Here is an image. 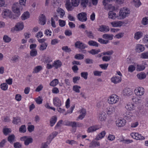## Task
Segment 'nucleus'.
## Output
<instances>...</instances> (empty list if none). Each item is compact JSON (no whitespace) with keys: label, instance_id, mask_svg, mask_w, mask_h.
<instances>
[{"label":"nucleus","instance_id":"nucleus-1","mask_svg":"<svg viewBox=\"0 0 148 148\" xmlns=\"http://www.w3.org/2000/svg\"><path fill=\"white\" fill-rule=\"evenodd\" d=\"M130 13V10L126 7L121 9L119 12V16L117 17L119 19H124L128 16Z\"/></svg>","mask_w":148,"mask_h":148},{"label":"nucleus","instance_id":"nucleus-2","mask_svg":"<svg viewBox=\"0 0 148 148\" xmlns=\"http://www.w3.org/2000/svg\"><path fill=\"white\" fill-rule=\"evenodd\" d=\"M12 11L16 14L17 16L20 14V11L22 9V6L18 3H14L12 6Z\"/></svg>","mask_w":148,"mask_h":148},{"label":"nucleus","instance_id":"nucleus-3","mask_svg":"<svg viewBox=\"0 0 148 148\" xmlns=\"http://www.w3.org/2000/svg\"><path fill=\"white\" fill-rule=\"evenodd\" d=\"M111 0H103V5L104 6V9L107 11H109L108 14V18H111V4L110 3Z\"/></svg>","mask_w":148,"mask_h":148},{"label":"nucleus","instance_id":"nucleus-4","mask_svg":"<svg viewBox=\"0 0 148 148\" xmlns=\"http://www.w3.org/2000/svg\"><path fill=\"white\" fill-rule=\"evenodd\" d=\"M134 93L138 96H141L145 93V89L141 87H137L134 89Z\"/></svg>","mask_w":148,"mask_h":148},{"label":"nucleus","instance_id":"nucleus-5","mask_svg":"<svg viewBox=\"0 0 148 148\" xmlns=\"http://www.w3.org/2000/svg\"><path fill=\"white\" fill-rule=\"evenodd\" d=\"M86 16V13L82 12L78 14L77 17L79 21L82 22H85L87 20Z\"/></svg>","mask_w":148,"mask_h":148},{"label":"nucleus","instance_id":"nucleus-6","mask_svg":"<svg viewBox=\"0 0 148 148\" xmlns=\"http://www.w3.org/2000/svg\"><path fill=\"white\" fill-rule=\"evenodd\" d=\"M75 47L81 49H84L87 47V46L83 43L80 41H77L75 43Z\"/></svg>","mask_w":148,"mask_h":148},{"label":"nucleus","instance_id":"nucleus-7","mask_svg":"<svg viewBox=\"0 0 148 148\" xmlns=\"http://www.w3.org/2000/svg\"><path fill=\"white\" fill-rule=\"evenodd\" d=\"M131 136L134 138L138 140H143L145 139L144 136L138 133H132L131 134Z\"/></svg>","mask_w":148,"mask_h":148},{"label":"nucleus","instance_id":"nucleus-8","mask_svg":"<svg viewBox=\"0 0 148 148\" xmlns=\"http://www.w3.org/2000/svg\"><path fill=\"white\" fill-rule=\"evenodd\" d=\"M24 27L23 23V22L18 23L16 25H15V27L14 29H12L11 31H14L16 30L19 31L22 30Z\"/></svg>","mask_w":148,"mask_h":148},{"label":"nucleus","instance_id":"nucleus-9","mask_svg":"<svg viewBox=\"0 0 148 148\" xmlns=\"http://www.w3.org/2000/svg\"><path fill=\"white\" fill-rule=\"evenodd\" d=\"M125 108L127 110L132 111L135 110L136 106L133 103H129L127 104Z\"/></svg>","mask_w":148,"mask_h":148},{"label":"nucleus","instance_id":"nucleus-10","mask_svg":"<svg viewBox=\"0 0 148 148\" xmlns=\"http://www.w3.org/2000/svg\"><path fill=\"white\" fill-rule=\"evenodd\" d=\"M108 102L109 103L108 105H107L106 110V112L108 115H110L111 114V110H110V104L111 103V96H110L109 97V99H108Z\"/></svg>","mask_w":148,"mask_h":148},{"label":"nucleus","instance_id":"nucleus-11","mask_svg":"<svg viewBox=\"0 0 148 148\" xmlns=\"http://www.w3.org/2000/svg\"><path fill=\"white\" fill-rule=\"evenodd\" d=\"M53 103L55 106L60 107L62 105L61 101L58 97H55L53 99Z\"/></svg>","mask_w":148,"mask_h":148},{"label":"nucleus","instance_id":"nucleus-12","mask_svg":"<svg viewBox=\"0 0 148 148\" xmlns=\"http://www.w3.org/2000/svg\"><path fill=\"white\" fill-rule=\"evenodd\" d=\"M126 123L125 120L123 119H119L116 121V125L119 127L123 126Z\"/></svg>","mask_w":148,"mask_h":148},{"label":"nucleus","instance_id":"nucleus-13","mask_svg":"<svg viewBox=\"0 0 148 148\" xmlns=\"http://www.w3.org/2000/svg\"><path fill=\"white\" fill-rule=\"evenodd\" d=\"M132 94L130 88H125L123 91V94L124 96H129Z\"/></svg>","mask_w":148,"mask_h":148},{"label":"nucleus","instance_id":"nucleus-14","mask_svg":"<svg viewBox=\"0 0 148 148\" xmlns=\"http://www.w3.org/2000/svg\"><path fill=\"white\" fill-rule=\"evenodd\" d=\"M99 30L101 32H106L109 31L110 28L108 26L103 25L100 26Z\"/></svg>","mask_w":148,"mask_h":148},{"label":"nucleus","instance_id":"nucleus-15","mask_svg":"<svg viewBox=\"0 0 148 148\" xmlns=\"http://www.w3.org/2000/svg\"><path fill=\"white\" fill-rule=\"evenodd\" d=\"M124 23L121 21H114L112 22V25L114 27H119L121 26Z\"/></svg>","mask_w":148,"mask_h":148},{"label":"nucleus","instance_id":"nucleus-16","mask_svg":"<svg viewBox=\"0 0 148 148\" xmlns=\"http://www.w3.org/2000/svg\"><path fill=\"white\" fill-rule=\"evenodd\" d=\"M11 11L9 10L5 9L3 10L2 14L3 17L4 18H5L7 16H10L11 14Z\"/></svg>","mask_w":148,"mask_h":148},{"label":"nucleus","instance_id":"nucleus-17","mask_svg":"<svg viewBox=\"0 0 148 148\" xmlns=\"http://www.w3.org/2000/svg\"><path fill=\"white\" fill-rule=\"evenodd\" d=\"M46 21L45 16L43 14H41L39 18V23L41 25H44L46 23Z\"/></svg>","mask_w":148,"mask_h":148},{"label":"nucleus","instance_id":"nucleus-18","mask_svg":"<svg viewBox=\"0 0 148 148\" xmlns=\"http://www.w3.org/2000/svg\"><path fill=\"white\" fill-rule=\"evenodd\" d=\"M80 115L78 117V119L82 120L83 119L86 114V109L84 108L82 109L81 110Z\"/></svg>","mask_w":148,"mask_h":148},{"label":"nucleus","instance_id":"nucleus-19","mask_svg":"<svg viewBox=\"0 0 148 148\" xmlns=\"http://www.w3.org/2000/svg\"><path fill=\"white\" fill-rule=\"evenodd\" d=\"M84 33L89 38L92 39L94 38V34L91 31H88L86 30L85 31Z\"/></svg>","mask_w":148,"mask_h":148},{"label":"nucleus","instance_id":"nucleus-20","mask_svg":"<svg viewBox=\"0 0 148 148\" xmlns=\"http://www.w3.org/2000/svg\"><path fill=\"white\" fill-rule=\"evenodd\" d=\"M99 128L97 126H93L89 127L87 130L88 133L93 132L99 129Z\"/></svg>","mask_w":148,"mask_h":148},{"label":"nucleus","instance_id":"nucleus-21","mask_svg":"<svg viewBox=\"0 0 148 148\" xmlns=\"http://www.w3.org/2000/svg\"><path fill=\"white\" fill-rule=\"evenodd\" d=\"M121 78L120 77H115L112 78V82L115 84L119 83L121 82Z\"/></svg>","mask_w":148,"mask_h":148},{"label":"nucleus","instance_id":"nucleus-22","mask_svg":"<svg viewBox=\"0 0 148 148\" xmlns=\"http://www.w3.org/2000/svg\"><path fill=\"white\" fill-rule=\"evenodd\" d=\"M106 114L103 112H100L98 116V119L101 121H103L105 120L106 119Z\"/></svg>","mask_w":148,"mask_h":148},{"label":"nucleus","instance_id":"nucleus-23","mask_svg":"<svg viewBox=\"0 0 148 148\" xmlns=\"http://www.w3.org/2000/svg\"><path fill=\"white\" fill-rule=\"evenodd\" d=\"M145 49V47L143 45L138 44L136 45V50L138 52H140L143 51Z\"/></svg>","mask_w":148,"mask_h":148},{"label":"nucleus","instance_id":"nucleus-24","mask_svg":"<svg viewBox=\"0 0 148 148\" xmlns=\"http://www.w3.org/2000/svg\"><path fill=\"white\" fill-rule=\"evenodd\" d=\"M106 132L105 131H103L100 133L96 137L95 139L96 140H99L104 137L105 136Z\"/></svg>","mask_w":148,"mask_h":148},{"label":"nucleus","instance_id":"nucleus-25","mask_svg":"<svg viewBox=\"0 0 148 148\" xmlns=\"http://www.w3.org/2000/svg\"><path fill=\"white\" fill-rule=\"evenodd\" d=\"M53 64V66L55 67L56 69L60 67L62 65L61 62L59 60L54 61Z\"/></svg>","mask_w":148,"mask_h":148},{"label":"nucleus","instance_id":"nucleus-26","mask_svg":"<svg viewBox=\"0 0 148 148\" xmlns=\"http://www.w3.org/2000/svg\"><path fill=\"white\" fill-rule=\"evenodd\" d=\"M119 100L118 96L115 94L112 95V104L116 103Z\"/></svg>","mask_w":148,"mask_h":148},{"label":"nucleus","instance_id":"nucleus-27","mask_svg":"<svg viewBox=\"0 0 148 148\" xmlns=\"http://www.w3.org/2000/svg\"><path fill=\"white\" fill-rule=\"evenodd\" d=\"M57 120V117L56 116H52L50 119V126H53L56 122Z\"/></svg>","mask_w":148,"mask_h":148},{"label":"nucleus","instance_id":"nucleus-28","mask_svg":"<svg viewBox=\"0 0 148 148\" xmlns=\"http://www.w3.org/2000/svg\"><path fill=\"white\" fill-rule=\"evenodd\" d=\"M13 119L12 122L14 124H17L21 122V119L19 117H14Z\"/></svg>","mask_w":148,"mask_h":148},{"label":"nucleus","instance_id":"nucleus-29","mask_svg":"<svg viewBox=\"0 0 148 148\" xmlns=\"http://www.w3.org/2000/svg\"><path fill=\"white\" fill-rule=\"evenodd\" d=\"M29 13L28 12H26L24 13L21 16V18L22 20H24L27 19L29 17Z\"/></svg>","mask_w":148,"mask_h":148},{"label":"nucleus","instance_id":"nucleus-30","mask_svg":"<svg viewBox=\"0 0 148 148\" xmlns=\"http://www.w3.org/2000/svg\"><path fill=\"white\" fill-rule=\"evenodd\" d=\"M143 36V33L140 32H137L135 34L134 38L136 40H138Z\"/></svg>","mask_w":148,"mask_h":148},{"label":"nucleus","instance_id":"nucleus-31","mask_svg":"<svg viewBox=\"0 0 148 148\" xmlns=\"http://www.w3.org/2000/svg\"><path fill=\"white\" fill-rule=\"evenodd\" d=\"M137 77L140 79H143L146 77V74L143 72H141L137 75Z\"/></svg>","mask_w":148,"mask_h":148},{"label":"nucleus","instance_id":"nucleus-32","mask_svg":"<svg viewBox=\"0 0 148 148\" xmlns=\"http://www.w3.org/2000/svg\"><path fill=\"white\" fill-rule=\"evenodd\" d=\"M100 145V143L98 142L93 141L89 145V147H95L96 146H99Z\"/></svg>","mask_w":148,"mask_h":148},{"label":"nucleus","instance_id":"nucleus-33","mask_svg":"<svg viewBox=\"0 0 148 148\" xmlns=\"http://www.w3.org/2000/svg\"><path fill=\"white\" fill-rule=\"evenodd\" d=\"M88 44L90 46H95L97 47H98V44L95 41L93 40H89L88 43Z\"/></svg>","mask_w":148,"mask_h":148},{"label":"nucleus","instance_id":"nucleus-34","mask_svg":"<svg viewBox=\"0 0 148 148\" xmlns=\"http://www.w3.org/2000/svg\"><path fill=\"white\" fill-rule=\"evenodd\" d=\"M42 67L41 66H37L34 68L33 73H37L42 70Z\"/></svg>","mask_w":148,"mask_h":148},{"label":"nucleus","instance_id":"nucleus-35","mask_svg":"<svg viewBox=\"0 0 148 148\" xmlns=\"http://www.w3.org/2000/svg\"><path fill=\"white\" fill-rule=\"evenodd\" d=\"M19 132L20 133H24L26 131V128L25 125H22L19 128Z\"/></svg>","mask_w":148,"mask_h":148},{"label":"nucleus","instance_id":"nucleus-36","mask_svg":"<svg viewBox=\"0 0 148 148\" xmlns=\"http://www.w3.org/2000/svg\"><path fill=\"white\" fill-rule=\"evenodd\" d=\"M57 12L60 14L61 17H62L64 15L65 12L64 10L61 8H58L57 10Z\"/></svg>","mask_w":148,"mask_h":148},{"label":"nucleus","instance_id":"nucleus-37","mask_svg":"<svg viewBox=\"0 0 148 148\" xmlns=\"http://www.w3.org/2000/svg\"><path fill=\"white\" fill-rule=\"evenodd\" d=\"M88 0H81V5L84 8H85L88 5Z\"/></svg>","mask_w":148,"mask_h":148},{"label":"nucleus","instance_id":"nucleus-38","mask_svg":"<svg viewBox=\"0 0 148 148\" xmlns=\"http://www.w3.org/2000/svg\"><path fill=\"white\" fill-rule=\"evenodd\" d=\"M37 54V51L35 49H33L30 51V55L32 57L35 56Z\"/></svg>","mask_w":148,"mask_h":148},{"label":"nucleus","instance_id":"nucleus-39","mask_svg":"<svg viewBox=\"0 0 148 148\" xmlns=\"http://www.w3.org/2000/svg\"><path fill=\"white\" fill-rule=\"evenodd\" d=\"M33 140V139L32 138H28L27 137L25 142H24V144L25 145H28L29 143L32 142Z\"/></svg>","mask_w":148,"mask_h":148},{"label":"nucleus","instance_id":"nucleus-40","mask_svg":"<svg viewBox=\"0 0 148 148\" xmlns=\"http://www.w3.org/2000/svg\"><path fill=\"white\" fill-rule=\"evenodd\" d=\"M80 88H81L80 86L76 85L73 86V90L76 92L79 93L80 92L79 89Z\"/></svg>","mask_w":148,"mask_h":148},{"label":"nucleus","instance_id":"nucleus-41","mask_svg":"<svg viewBox=\"0 0 148 148\" xmlns=\"http://www.w3.org/2000/svg\"><path fill=\"white\" fill-rule=\"evenodd\" d=\"M58 83V81L57 79H55L51 81L50 84V86H56Z\"/></svg>","mask_w":148,"mask_h":148},{"label":"nucleus","instance_id":"nucleus-42","mask_svg":"<svg viewBox=\"0 0 148 148\" xmlns=\"http://www.w3.org/2000/svg\"><path fill=\"white\" fill-rule=\"evenodd\" d=\"M11 130L10 129L8 128H4L3 129V132L4 134L6 136L9 133L11 132Z\"/></svg>","mask_w":148,"mask_h":148},{"label":"nucleus","instance_id":"nucleus-43","mask_svg":"<svg viewBox=\"0 0 148 148\" xmlns=\"http://www.w3.org/2000/svg\"><path fill=\"white\" fill-rule=\"evenodd\" d=\"M58 134V132H55L52 133L49 136V138L50 142Z\"/></svg>","mask_w":148,"mask_h":148},{"label":"nucleus","instance_id":"nucleus-44","mask_svg":"<svg viewBox=\"0 0 148 148\" xmlns=\"http://www.w3.org/2000/svg\"><path fill=\"white\" fill-rule=\"evenodd\" d=\"M3 39L4 42L6 43L9 42L11 41V40L10 38L9 37L6 35H5L4 36Z\"/></svg>","mask_w":148,"mask_h":148},{"label":"nucleus","instance_id":"nucleus-45","mask_svg":"<svg viewBox=\"0 0 148 148\" xmlns=\"http://www.w3.org/2000/svg\"><path fill=\"white\" fill-rule=\"evenodd\" d=\"M15 138V136L14 134L10 135L8 138V140L10 143H12Z\"/></svg>","mask_w":148,"mask_h":148},{"label":"nucleus","instance_id":"nucleus-46","mask_svg":"<svg viewBox=\"0 0 148 148\" xmlns=\"http://www.w3.org/2000/svg\"><path fill=\"white\" fill-rule=\"evenodd\" d=\"M72 5L74 7L77 6L79 3V0H71Z\"/></svg>","mask_w":148,"mask_h":148},{"label":"nucleus","instance_id":"nucleus-47","mask_svg":"<svg viewBox=\"0 0 148 148\" xmlns=\"http://www.w3.org/2000/svg\"><path fill=\"white\" fill-rule=\"evenodd\" d=\"M84 55L82 54H76L74 57L75 58L78 60H81L84 58Z\"/></svg>","mask_w":148,"mask_h":148},{"label":"nucleus","instance_id":"nucleus-48","mask_svg":"<svg viewBox=\"0 0 148 148\" xmlns=\"http://www.w3.org/2000/svg\"><path fill=\"white\" fill-rule=\"evenodd\" d=\"M135 67L132 65H130L128 69V72L132 73L135 70Z\"/></svg>","mask_w":148,"mask_h":148},{"label":"nucleus","instance_id":"nucleus-49","mask_svg":"<svg viewBox=\"0 0 148 148\" xmlns=\"http://www.w3.org/2000/svg\"><path fill=\"white\" fill-rule=\"evenodd\" d=\"M100 51L99 49L96 50L95 49H92L90 51H89V52L92 55H95L97 54Z\"/></svg>","mask_w":148,"mask_h":148},{"label":"nucleus","instance_id":"nucleus-50","mask_svg":"<svg viewBox=\"0 0 148 148\" xmlns=\"http://www.w3.org/2000/svg\"><path fill=\"white\" fill-rule=\"evenodd\" d=\"M1 89L4 90H6L8 88V85L5 83H3L0 85Z\"/></svg>","mask_w":148,"mask_h":148},{"label":"nucleus","instance_id":"nucleus-51","mask_svg":"<svg viewBox=\"0 0 148 148\" xmlns=\"http://www.w3.org/2000/svg\"><path fill=\"white\" fill-rule=\"evenodd\" d=\"M145 68V66L144 65H137L136 70L137 71H142Z\"/></svg>","mask_w":148,"mask_h":148},{"label":"nucleus","instance_id":"nucleus-52","mask_svg":"<svg viewBox=\"0 0 148 148\" xmlns=\"http://www.w3.org/2000/svg\"><path fill=\"white\" fill-rule=\"evenodd\" d=\"M140 57L143 59H148V51L142 53L141 54Z\"/></svg>","mask_w":148,"mask_h":148},{"label":"nucleus","instance_id":"nucleus-53","mask_svg":"<svg viewBox=\"0 0 148 148\" xmlns=\"http://www.w3.org/2000/svg\"><path fill=\"white\" fill-rule=\"evenodd\" d=\"M47 46V44L46 43H44L42 44L39 48L40 50L43 51L45 49Z\"/></svg>","mask_w":148,"mask_h":148},{"label":"nucleus","instance_id":"nucleus-54","mask_svg":"<svg viewBox=\"0 0 148 148\" xmlns=\"http://www.w3.org/2000/svg\"><path fill=\"white\" fill-rule=\"evenodd\" d=\"M88 75V73L86 72H82L81 73V77L85 79H87Z\"/></svg>","mask_w":148,"mask_h":148},{"label":"nucleus","instance_id":"nucleus-55","mask_svg":"<svg viewBox=\"0 0 148 148\" xmlns=\"http://www.w3.org/2000/svg\"><path fill=\"white\" fill-rule=\"evenodd\" d=\"M66 8L68 11H71L72 10L71 9L72 6L69 2L68 1H66Z\"/></svg>","mask_w":148,"mask_h":148},{"label":"nucleus","instance_id":"nucleus-56","mask_svg":"<svg viewBox=\"0 0 148 148\" xmlns=\"http://www.w3.org/2000/svg\"><path fill=\"white\" fill-rule=\"evenodd\" d=\"M134 5L136 7H138L141 4L139 0H134Z\"/></svg>","mask_w":148,"mask_h":148},{"label":"nucleus","instance_id":"nucleus-57","mask_svg":"<svg viewBox=\"0 0 148 148\" xmlns=\"http://www.w3.org/2000/svg\"><path fill=\"white\" fill-rule=\"evenodd\" d=\"M142 23L145 25L148 24V17H146L143 19L142 21Z\"/></svg>","mask_w":148,"mask_h":148},{"label":"nucleus","instance_id":"nucleus-58","mask_svg":"<svg viewBox=\"0 0 148 148\" xmlns=\"http://www.w3.org/2000/svg\"><path fill=\"white\" fill-rule=\"evenodd\" d=\"M66 143L71 145H73L75 144H77V142L74 140H66Z\"/></svg>","mask_w":148,"mask_h":148},{"label":"nucleus","instance_id":"nucleus-59","mask_svg":"<svg viewBox=\"0 0 148 148\" xmlns=\"http://www.w3.org/2000/svg\"><path fill=\"white\" fill-rule=\"evenodd\" d=\"M114 1L117 4L119 5H121L124 3V0H112V1Z\"/></svg>","mask_w":148,"mask_h":148},{"label":"nucleus","instance_id":"nucleus-60","mask_svg":"<svg viewBox=\"0 0 148 148\" xmlns=\"http://www.w3.org/2000/svg\"><path fill=\"white\" fill-rule=\"evenodd\" d=\"M35 101L38 104H40L42 103V98L41 97L39 96L38 98H36Z\"/></svg>","mask_w":148,"mask_h":148},{"label":"nucleus","instance_id":"nucleus-61","mask_svg":"<svg viewBox=\"0 0 148 148\" xmlns=\"http://www.w3.org/2000/svg\"><path fill=\"white\" fill-rule=\"evenodd\" d=\"M34 127L33 125H29L27 127V130L29 132H31L34 130Z\"/></svg>","mask_w":148,"mask_h":148},{"label":"nucleus","instance_id":"nucleus-62","mask_svg":"<svg viewBox=\"0 0 148 148\" xmlns=\"http://www.w3.org/2000/svg\"><path fill=\"white\" fill-rule=\"evenodd\" d=\"M62 49L66 52H69L71 51V49L69 48L67 46L63 47Z\"/></svg>","mask_w":148,"mask_h":148},{"label":"nucleus","instance_id":"nucleus-63","mask_svg":"<svg viewBox=\"0 0 148 148\" xmlns=\"http://www.w3.org/2000/svg\"><path fill=\"white\" fill-rule=\"evenodd\" d=\"M65 34L66 36H70L72 34V32L71 30L66 29L65 31Z\"/></svg>","mask_w":148,"mask_h":148},{"label":"nucleus","instance_id":"nucleus-64","mask_svg":"<svg viewBox=\"0 0 148 148\" xmlns=\"http://www.w3.org/2000/svg\"><path fill=\"white\" fill-rule=\"evenodd\" d=\"M14 146L15 148H20L22 145L19 142H17L14 143Z\"/></svg>","mask_w":148,"mask_h":148}]
</instances>
